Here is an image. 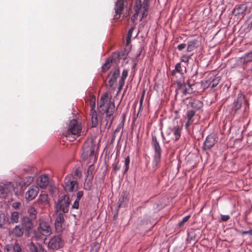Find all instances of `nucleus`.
<instances>
[{
    "mask_svg": "<svg viewBox=\"0 0 252 252\" xmlns=\"http://www.w3.org/2000/svg\"><path fill=\"white\" fill-rule=\"evenodd\" d=\"M107 93L102 94L100 97V107L106 104L105 110L103 112L106 114V117L104 122L100 123V128H106L107 126L108 129H109L111 127L114 120L113 114L116 110V108L114 102L111 101Z\"/></svg>",
    "mask_w": 252,
    "mask_h": 252,
    "instance_id": "f257e3e1",
    "label": "nucleus"
},
{
    "mask_svg": "<svg viewBox=\"0 0 252 252\" xmlns=\"http://www.w3.org/2000/svg\"><path fill=\"white\" fill-rule=\"evenodd\" d=\"M81 124L76 120L73 119L69 122L67 129L63 132V135L69 141H74L76 136L81 132Z\"/></svg>",
    "mask_w": 252,
    "mask_h": 252,
    "instance_id": "f03ea898",
    "label": "nucleus"
},
{
    "mask_svg": "<svg viewBox=\"0 0 252 252\" xmlns=\"http://www.w3.org/2000/svg\"><path fill=\"white\" fill-rule=\"evenodd\" d=\"M52 233V229L49 224L45 221L39 223L36 230L33 232L32 237L37 240H45V237L50 235Z\"/></svg>",
    "mask_w": 252,
    "mask_h": 252,
    "instance_id": "7ed1b4c3",
    "label": "nucleus"
},
{
    "mask_svg": "<svg viewBox=\"0 0 252 252\" xmlns=\"http://www.w3.org/2000/svg\"><path fill=\"white\" fill-rule=\"evenodd\" d=\"M151 144L155 152L152 165L153 168L155 170L160 163L161 155V149L155 135L152 134Z\"/></svg>",
    "mask_w": 252,
    "mask_h": 252,
    "instance_id": "20e7f679",
    "label": "nucleus"
},
{
    "mask_svg": "<svg viewBox=\"0 0 252 252\" xmlns=\"http://www.w3.org/2000/svg\"><path fill=\"white\" fill-rule=\"evenodd\" d=\"M148 8L149 4L147 0H146V2L144 1L143 3H141V2H136L134 6L135 13L131 16V20L134 21L137 17L139 16L140 21H142L144 17L147 16Z\"/></svg>",
    "mask_w": 252,
    "mask_h": 252,
    "instance_id": "39448f33",
    "label": "nucleus"
},
{
    "mask_svg": "<svg viewBox=\"0 0 252 252\" xmlns=\"http://www.w3.org/2000/svg\"><path fill=\"white\" fill-rule=\"evenodd\" d=\"M70 205L69 196L66 195L62 196L56 203L55 208L57 211H61L64 213H67Z\"/></svg>",
    "mask_w": 252,
    "mask_h": 252,
    "instance_id": "423d86ee",
    "label": "nucleus"
},
{
    "mask_svg": "<svg viewBox=\"0 0 252 252\" xmlns=\"http://www.w3.org/2000/svg\"><path fill=\"white\" fill-rule=\"evenodd\" d=\"M95 144L92 140H88L83 145L82 156L84 159L93 157L94 154Z\"/></svg>",
    "mask_w": 252,
    "mask_h": 252,
    "instance_id": "0eeeda50",
    "label": "nucleus"
},
{
    "mask_svg": "<svg viewBox=\"0 0 252 252\" xmlns=\"http://www.w3.org/2000/svg\"><path fill=\"white\" fill-rule=\"evenodd\" d=\"M181 129L178 126L174 127L173 128H168L166 131V135L167 139L166 142L168 143L170 141H176L181 136Z\"/></svg>",
    "mask_w": 252,
    "mask_h": 252,
    "instance_id": "6e6552de",
    "label": "nucleus"
},
{
    "mask_svg": "<svg viewBox=\"0 0 252 252\" xmlns=\"http://www.w3.org/2000/svg\"><path fill=\"white\" fill-rule=\"evenodd\" d=\"M177 86L176 94L181 93L182 95H185L187 94H191L193 92L191 86L189 83H182L178 81L177 82Z\"/></svg>",
    "mask_w": 252,
    "mask_h": 252,
    "instance_id": "1a4fd4ad",
    "label": "nucleus"
},
{
    "mask_svg": "<svg viewBox=\"0 0 252 252\" xmlns=\"http://www.w3.org/2000/svg\"><path fill=\"white\" fill-rule=\"evenodd\" d=\"M242 104L245 105L247 106L248 105V102L246 99L244 95L242 94H239L237 101L233 103L231 108V113L233 114L237 113L238 111L241 108Z\"/></svg>",
    "mask_w": 252,
    "mask_h": 252,
    "instance_id": "9d476101",
    "label": "nucleus"
},
{
    "mask_svg": "<svg viewBox=\"0 0 252 252\" xmlns=\"http://www.w3.org/2000/svg\"><path fill=\"white\" fill-rule=\"evenodd\" d=\"M217 139L215 135H209L206 138L204 142L202 149L206 151L211 149L217 143Z\"/></svg>",
    "mask_w": 252,
    "mask_h": 252,
    "instance_id": "9b49d317",
    "label": "nucleus"
},
{
    "mask_svg": "<svg viewBox=\"0 0 252 252\" xmlns=\"http://www.w3.org/2000/svg\"><path fill=\"white\" fill-rule=\"evenodd\" d=\"M63 246V241L60 235L52 238L48 243V247L53 250H57Z\"/></svg>",
    "mask_w": 252,
    "mask_h": 252,
    "instance_id": "f8f14e48",
    "label": "nucleus"
},
{
    "mask_svg": "<svg viewBox=\"0 0 252 252\" xmlns=\"http://www.w3.org/2000/svg\"><path fill=\"white\" fill-rule=\"evenodd\" d=\"M220 78L219 76H212L207 77L204 83V85L206 88L213 89L217 86L220 83Z\"/></svg>",
    "mask_w": 252,
    "mask_h": 252,
    "instance_id": "ddd939ff",
    "label": "nucleus"
},
{
    "mask_svg": "<svg viewBox=\"0 0 252 252\" xmlns=\"http://www.w3.org/2000/svg\"><path fill=\"white\" fill-rule=\"evenodd\" d=\"M38 192V187L36 186H32L26 193V199L29 201L32 200L36 197Z\"/></svg>",
    "mask_w": 252,
    "mask_h": 252,
    "instance_id": "4468645a",
    "label": "nucleus"
},
{
    "mask_svg": "<svg viewBox=\"0 0 252 252\" xmlns=\"http://www.w3.org/2000/svg\"><path fill=\"white\" fill-rule=\"evenodd\" d=\"M64 220L63 215L62 213H60L57 217L55 221V227L57 231L60 232L63 229V225Z\"/></svg>",
    "mask_w": 252,
    "mask_h": 252,
    "instance_id": "2eb2a0df",
    "label": "nucleus"
},
{
    "mask_svg": "<svg viewBox=\"0 0 252 252\" xmlns=\"http://www.w3.org/2000/svg\"><path fill=\"white\" fill-rule=\"evenodd\" d=\"M69 178L66 177L65 179L64 189L67 191L72 192L75 188H77L78 183L76 181L71 180Z\"/></svg>",
    "mask_w": 252,
    "mask_h": 252,
    "instance_id": "dca6fc26",
    "label": "nucleus"
},
{
    "mask_svg": "<svg viewBox=\"0 0 252 252\" xmlns=\"http://www.w3.org/2000/svg\"><path fill=\"white\" fill-rule=\"evenodd\" d=\"M49 184V178L47 175L40 176L37 180V184L41 189L46 188Z\"/></svg>",
    "mask_w": 252,
    "mask_h": 252,
    "instance_id": "f3484780",
    "label": "nucleus"
},
{
    "mask_svg": "<svg viewBox=\"0 0 252 252\" xmlns=\"http://www.w3.org/2000/svg\"><path fill=\"white\" fill-rule=\"evenodd\" d=\"M4 249L7 252H24L20 244L17 243L6 245Z\"/></svg>",
    "mask_w": 252,
    "mask_h": 252,
    "instance_id": "a211bd4d",
    "label": "nucleus"
},
{
    "mask_svg": "<svg viewBox=\"0 0 252 252\" xmlns=\"http://www.w3.org/2000/svg\"><path fill=\"white\" fill-rule=\"evenodd\" d=\"M124 8V0H117L115 4V15L114 18L118 19L119 18L120 15Z\"/></svg>",
    "mask_w": 252,
    "mask_h": 252,
    "instance_id": "6ab92c4d",
    "label": "nucleus"
},
{
    "mask_svg": "<svg viewBox=\"0 0 252 252\" xmlns=\"http://www.w3.org/2000/svg\"><path fill=\"white\" fill-rule=\"evenodd\" d=\"M247 6L245 4H240L235 6L232 10V13L236 16L243 15L247 9Z\"/></svg>",
    "mask_w": 252,
    "mask_h": 252,
    "instance_id": "aec40b11",
    "label": "nucleus"
},
{
    "mask_svg": "<svg viewBox=\"0 0 252 252\" xmlns=\"http://www.w3.org/2000/svg\"><path fill=\"white\" fill-rule=\"evenodd\" d=\"M195 116L194 110H188L187 112V121L185 124V126L188 128L194 122V117Z\"/></svg>",
    "mask_w": 252,
    "mask_h": 252,
    "instance_id": "412c9836",
    "label": "nucleus"
},
{
    "mask_svg": "<svg viewBox=\"0 0 252 252\" xmlns=\"http://www.w3.org/2000/svg\"><path fill=\"white\" fill-rule=\"evenodd\" d=\"M188 105L190 106V107L194 109L193 110L195 111L201 108L203 106V104L202 101L199 100L193 99L190 100Z\"/></svg>",
    "mask_w": 252,
    "mask_h": 252,
    "instance_id": "4be33fe9",
    "label": "nucleus"
},
{
    "mask_svg": "<svg viewBox=\"0 0 252 252\" xmlns=\"http://www.w3.org/2000/svg\"><path fill=\"white\" fill-rule=\"evenodd\" d=\"M92 127H96L98 125L97 114L96 110H93L90 113Z\"/></svg>",
    "mask_w": 252,
    "mask_h": 252,
    "instance_id": "5701e85b",
    "label": "nucleus"
},
{
    "mask_svg": "<svg viewBox=\"0 0 252 252\" xmlns=\"http://www.w3.org/2000/svg\"><path fill=\"white\" fill-rule=\"evenodd\" d=\"M119 75L120 69L119 68H116L112 72L111 77L108 81V83L110 87H112L114 85V83L117 81V78Z\"/></svg>",
    "mask_w": 252,
    "mask_h": 252,
    "instance_id": "b1692460",
    "label": "nucleus"
},
{
    "mask_svg": "<svg viewBox=\"0 0 252 252\" xmlns=\"http://www.w3.org/2000/svg\"><path fill=\"white\" fill-rule=\"evenodd\" d=\"M198 46V40L192 39L189 40L187 44V50L188 52H191Z\"/></svg>",
    "mask_w": 252,
    "mask_h": 252,
    "instance_id": "393cba45",
    "label": "nucleus"
},
{
    "mask_svg": "<svg viewBox=\"0 0 252 252\" xmlns=\"http://www.w3.org/2000/svg\"><path fill=\"white\" fill-rule=\"evenodd\" d=\"M11 232L15 236L20 237L23 235L24 229L20 225H17L12 229Z\"/></svg>",
    "mask_w": 252,
    "mask_h": 252,
    "instance_id": "a878e982",
    "label": "nucleus"
},
{
    "mask_svg": "<svg viewBox=\"0 0 252 252\" xmlns=\"http://www.w3.org/2000/svg\"><path fill=\"white\" fill-rule=\"evenodd\" d=\"M29 248L31 252H41L43 251L42 246L38 243L35 244L32 242L31 243Z\"/></svg>",
    "mask_w": 252,
    "mask_h": 252,
    "instance_id": "bb28decb",
    "label": "nucleus"
},
{
    "mask_svg": "<svg viewBox=\"0 0 252 252\" xmlns=\"http://www.w3.org/2000/svg\"><path fill=\"white\" fill-rule=\"evenodd\" d=\"M48 196L46 194H40L38 198V202L43 205L48 204Z\"/></svg>",
    "mask_w": 252,
    "mask_h": 252,
    "instance_id": "cd10ccee",
    "label": "nucleus"
},
{
    "mask_svg": "<svg viewBox=\"0 0 252 252\" xmlns=\"http://www.w3.org/2000/svg\"><path fill=\"white\" fill-rule=\"evenodd\" d=\"M28 212L29 214L31 219L34 220L36 218L37 211L33 206H30L28 209Z\"/></svg>",
    "mask_w": 252,
    "mask_h": 252,
    "instance_id": "c85d7f7f",
    "label": "nucleus"
},
{
    "mask_svg": "<svg viewBox=\"0 0 252 252\" xmlns=\"http://www.w3.org/2000/svg\"><path fill=\"white\" fill-rule=\"evenodd\" d=\"M241 59L245 64L252 62V51L245 54Z\"/></svg>",
    "mask_w": 252,
    "mask_h": 252,
    "instance_id": "c756f323",
    "label": "nucleus"
},
{
    "mask_svg": "<svg viewBox=\"0 0 252 252\" xmlns=\"http://www.w3.org/2000/svg\"><path fill=\"white\" fill-rule=\"evenodd\" d=\"M9 190L7 185H0V198L5 197Z\"/></svg>",
    "mask_w": 252,
    "mask_h": 252,
    "instance_id": "7c9ffc66",
    "label": "nucleus"
},
{
    "mask_svg": "<svg viewBox=\"0 0 252 252\" xmlns=\"http://www.w3.org/2000/svg\"><path fill=\"white\" fill-rule=\"evenodd\" d=\"M127 203V199L126 193H123L119 200V207L125 206Z\"/></svg>",
    "mask_w": 252,
    "mask_h": 252,
    "instance_id": "2f4dec72",
    "label": "nucleus"
},
{
    "mask_svg": "<svg viewBox=\"0 0 252 252\" xmlns=\"http://www.w3.org/2000/svg\"><path fill=\"white\" fill-rule=\"evenodd\" d=\"M20 214L17 212H12L10 216L11 222L13 223H17L19 221Z\"/></svg>",
    "mask_w": 252,
    "mask_h": 252,
    "instance_id": "473e14b6",
    "label": "nucleus"
},
{
    "mask_svg": "<svg viewBox=\"0 0 252 252\" xmlns=\"http://www.w3.org/2000/svg\"><path fill=\"white\" fill-rule=\"evenodd\" d=\"M112 64V60L108 59L105 61V63L102 66V71L103 72H105L107 70H108L111 67Z\"/></svg>",
    "mask_w": 252,
    "mask_h": 252,
    "instance_id": "72a5a7b5",
    "label": "nucleus"
},
{
    "mask_svg": "<svg viewBox=\"0 0 252 252\" xmlns=\"http://www.w3.org/2000/svg\"><path fill=\"white\" fill-rule=\"evenodd\" d=\"M175 71L179 73H182L183 69L180 63H177L176 64L175 70H172L171 72L172 74L174 75L175 74Z\"/></svg>",
    "mask_w": 252,
    "mask_h": 252,
    "instance_id": "f704fd0d",
    "label": "nucleus"
},
{
    "mask_svg": "<svg viewBox=\"0 0 252 252\" xmlns=\"http://www.w3.org/2000/svg\"><path fill=\"white\" fill-rule=\"evenodd\" d=\"M130 163V158L129 156H127L125 159V170H124V173H126L128 169H129V166Z\"/></svg>",
    "mask_w": 252,
    "mask_h": 252,
    "instance_id": "c9c22d12",
    "label": "nucleus"
},
{
    "mask_svg": "<svg viewBox=\"0 0 252 252\" xmlns=\"http://www.w3.org/2000/svg\"><path fill=\"white\" fill-rule=\"evenodd\" d=\"M90 112H92L93 110H95V97H92L90 101Z\"/></svg>",
    "mask_w": 252,
    "mask_h": 252,
    "instance_id": "e433bc0d",
    "label": "nucleus"
},
{
    "mask_svg": "<svg viewBox=\"0 0 252 252\" xmlns=\"http://www.w3.org/2000/svg\"><path fill=\"white\" fill-rule=\"evenodd\" d=\"M190 58V56L184 55L182 56L181 57V61L182 62L187 63L189 61Z\"/></svg>",
    "mask_w": 252,
    "mask_h": 252,
    "instance_id": "4c0bfd02",
    "label": "nucleus"
},
{
    "mask_svg": "<svg viewBox=\"0 0 252 252\" xmlns=\"http://www.w3.org/2000/svg\"><path fill=\"white\" fill-rule=\"evenodd\" d=\"M189 218H190V216L189 215H188V216H187L185 217L182 219V220L180 222H179L178 225L179 226H182V225L184 224V223H185L186 222L188 221V220H189Z\"/></svg>",
    "mask_w": 252,
    "mask_h": 252,
    "instance_id": "58836bf2",
    "label": "nucleus"
},
{
    "mask_svg": "<svg viewBox=\"0 0 252 252\" xmlns=\"http://www.w3.org/2000/svg\"><path fill=\"white\" fill-rule=\"evenodd\" d=\"M24 221L27 223L26 225V228L30 229L32 225L31 220L29 218H27L24 219Z\"/></svg>",
    "mask_w": 252,
    "mask_h": 252,
    "instance_id": "ea45409f",
    "label": "nucleus"
},
{
    "mask_svg": "<svg viewBox=\"0 0 252 252\" xmlns=\"http://www.w3.org/2000/svg\"><path fill=\"white\" fill-rule=\"evenodd\" d=\"M83 195V191L82 190L78 191L77 192V196L75 200H77L78 201H80L81 198Z\"/></svg>",
    "mask_w": 252,
    "mask_h": 252,
    "instance_id": "a19ab883",
    "label": "nucleus"
},
{
    "mask_svg": "<svg viewBox=\"0 0 252 252\" xmlns=\"http://www.w3.org/2000/svg\"><path fill=\"white\" fill-rule=\"evenodd\" d=\"M128 75V70L126 69L123 70L121 76V78H124L125 79H126Z\"/></svg>",
    "mask_w": 252,
    "mask_h": 252,
    "instance_id": "79ce46f5",
    "label": "nucleus"
},
{
    "mask_svg": "<svg viewBox=\"0 0 252 252\" xmlns=\"http://www.w3.org/2000/svg\"><path fill=\"white\" fill-rule=\"evenodd\" d=\"M79 201H78L75 200L73 205H72V208L77 209L79 208Z\"/></svg>",
    "mask_w": 252,
    "mask_h": 252,
    "instance_id": "37998d69",
    "label": "nucleus"
},
{
    "mask_svg": "<svg viewBox=\"0 0 252 252\" xmlns=\"http://www.w3.org/2000/svg\"><path fill=\"white\" fill-rule=\"evenodd\" d=\"M220 217H221V220L223 221H226L228 220L230 218V217L229 215H221Z\"/></svg>",
    "mask_w": 252,
    "mask_h": 252,
    "instance_id": "c03bdc74",
    "label": "nucleus"
},
{
    "mask_svg": "<svg viewBox=\"0 0 252 252\" xmlns=\"http://www.w3.org/2000/svg\"><path fill=\"white\" fill-rule=\"evenodd\" d=\"M74 175L78 178H80L82 175V173L79 169H76L74 171Z\"/></svg>",
    "mask_w": 252,
    "mask_h": 252,
    "instance_id": "a18cd8bd",
    "label": "nucleus"
},
{
    "mask_svg": "<svg viewBox=\"0 0 252 252\" xmlns=\"http://www.w3.org/2000/svg\"><path fill=\"white\" fill-rule=\"evenodd\" d=\"M186 44L185 43H181L180 44H179L177 46V49L179 51H182V50L185 49L186 48Z\"/></svg>",
    "mask_w": 252,
    "mask_h": 252,
    "instance_id": "49530a36",
    "label": "nucleus"
},
{
    "mask_svg": "<svg viewBox=\"0 0 252 252\" xmlns=\"http://www.w3.org/2000/svg\"><path fill=\"white\" fill-rule=\"evenodd\" d=\"M20 203L19 202H14L13 204H12V207L14 208V209H18L19 208V207H20Z\"/></svg>",
    "mask_w": 252,
    "mask_h": 252,
    "instance_id": "de8ad7c7",
    "label": "nucleus"
},
{
    "mask_svg": "<svg viewBox=\"0 0 252 252\" xmlns=\"http://www.w3.org/2000/svg\"><path fill=\"white\" fill-rule=\"evenodd\" d=\"M133 30H134V28L133 27H131L129 29V30L128 31V33H127V36L131 37Z\"/></svg>",
    "mask_w": 252,
    "mask_h": 252,
    "instance_id": "09e8293b",
    "label": "nucleus"
},
{
    "mask_svg": "<svg viewBox=\"0 0 252 252\" xmlns=\"http://www.w3.org/2000/svg\"><path fill=\"white\" fill-rule=\"evenodd\" d=\"M113 170L115 171H117L120 170V165H118V164H114V165H113Z\"/></svg>",
    "mask_w": 252,
    "mask_h": 252,
    "instance_id": "8fccbe9b",
    "label": "nucleus"
},
{
    "mask_svg": "<svg viewBox=\"0 0 252 252\" xmlns=\"http://www.w3.org/2000/svg\"><path fill=\"white\" fill-rule=\"evenodd\" d=\"M125 79L121 77V79L119 80V85H121V86H124L125 84Z\"/></svg>",
    "mask_w": 252,
    "mask_h": 252,
    "instance_id": "3c124183",
    "label": "nucleus"
},
{
    "mask_svg": "<svg viewBox=\"0 0 252 252\" xmlns=\"http://www.w3.org/2000/svg\"><path fill=\"white\" fill-rule=\"evenodd\" d=\"M131 37L127 36L126 38V44L128 45L131 41Z\"/></svg>",
    "mask_w": 252,
    "mask_h": 252,
    "instance_id": "603ef678",
    "label": "nucleus"
},
{
    "mask_svg": "<svg viewBox=\"0 0 252 252\" xmlns=\"http://www.w3.org/2000/svg\"><path fill=\"white\" fill-rule=\"evenodd\" d=\"M242 235L244 234H251V229L248 231H243L240 232Z\"/></svg>",
    "mask_w": 252,
    "mask_h": 252,
    "instance_id": "864d4df0",
    "label": "nucleus"
},
{
    "mask_svg": "<svg viewBox=\"0 0 252 252\" xmlns=\"http://www.w3.org/2000/svg\"><path fill=\"white\" fill-rule=\"evenodd\" d=\"M143 94L142 95L140 101H139V106H141V107H142V104H143Z\"/></svg>",
    "mask_w": 252,
    "mask_h": 252,
    "instance_id": "5fc2aeb1",
    "label": "nucleus"
},
{
    "mask_svg": "<svg viewBox=\"0 0 252 252\" xmlns=\"http://www.w3.org/2000/svg\"><path fill=\"white\" fill-rule=\"evenodd\" d=\"M90 252H98V248L94 249V248H91Z\"/></svg>",
    "mask_w": 252,
    "mask_h": 252,
    "instance_id": "6e6d98bb",
    "label": "nucleus"
},
{
    "mask_svg": "<svg viewBox=\"0 0 252 252\" xmlns=\"http://www.w3.org/2000/svg\"><path fill=\"white\" fill-rule=\"evenodd\" d=\"M142 110V107H141V106H139V109L138 112V113L137 114V117L138 116V115H139V113L140 111H141Z\"/></svg>",
    "mask_w": 252,
    "mask_h": 252,
    "instance_id": "4d7b16f0",
    "label": "nucleus"
},
{
    "mask_svg": "<svg viewBox=\"0 0 252 252\" xmlns=\"http://www.w3.org/2000/svg\"><path fill=\"white\" fill-rule=\"evenodd\" d=\"M123 87V86H121V85H119V88H118V89H119V92L121 91V90L122 89Z\"/></svg>",
    "mask_w": 252,
    "mask_h": 252,
    "instance_id": "13d9d810",
    "label": "nucleus"
},
{
    "mask_svg": "<svg viewBox=\"0 0 252 252\" xmlns=\"http://www.w3.org/2000/svg\"><path fill=\"white\" fill-rule=\"evenodd\" d=\"M162 135L163 139L166 140L165 137L164 136V135H163L162 133Z\"/></svg>",
    "mask_w": 252,
    "mask_h": 252,
    "instance_id": "bf43d9fd",
    "label": "nucleus"
},
{
    "mask_svg": "<svg viewBox=\"0 0 252 252\" xmlns=\"http://www.w3.org/2000/svg\"><path fill=\"white\" fill-rule=\"evenodd\" d=\"M250 235L252 236V229H251V232Z\"/></svg>",
    "mask_w": 252,
    "mask_h": 252,
    "instance_id": "052dcab7",
    "label": "nucleus"
}]
</instances>
